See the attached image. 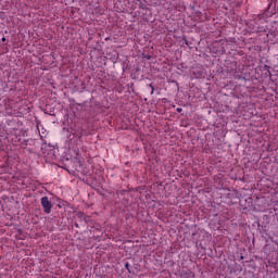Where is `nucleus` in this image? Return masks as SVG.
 I'll return each mask as SVG.
<instances>
[{
    "mask_svg": "<svg viewBox=\"0 0 278 278\" xmlns=\"http://www.w3.org/2000/svg\"><path fill=\"white\" fill-rule=\"evenodd\" d=\"M66 142L68 149H72L75 155H79V149L84 143V128L81 126H74L67 130Z\"/></svg>",
    "mask_w": 278,
    "mask_h": 278,
    "instance_id": "f257e3e1",
    "label": "nucleus"
},
{
    "mask_svg": "<svg viewBox=\"0 0 278 278\" xmlns=\"http://www.w3.org/2000/svg\"><path fill=\"white\" fill-rule=\"evenodd\" d=\"M41 207L46 214H51V210L53 208V203L49 200V197H42L40 200Z\"/></svg>",
    "mask_w": 278,
    "mask_h": 278,
    "instance_id": "f03ea898",
    "label": "nucleus"
},
{
    "mask_svg": "<svg viewBox=\"0 0 278 278\" xmlns=\"http://www.w3.org/2000/svg\"><path fill=\"white\" fill-rule=\"evenodd\" d=\"M193 75H194L195 77H201V75H203V73H202V72H193Z\"/></svg>",
    "mask_w": 278,
    "mask_h": 278,
    "instance_id": "7ed1b4c3",
    "label": "nucleus"
},
{
    "mask_svg": "<svg viewBox=\"0 0 278 278\" xmlns=\"http://www.w3.org/2000/svg\"><path fill=\"white\" fill-rule=\"evenodd\" d=\"M129 263L127 262V263H125V268H126V270H128V273H131V269L129 268Z\"/></svg>",
    "mask_w": 278,
    "mask_h": 278,
    "instance_id": "20e7f679",
    "label": "nucleus"
},
{
    "mask_svg": "<svg viewBox=\"0 0 278 278\" xmlns=\"http://www.w3.org/2000/svg\"><path fill=\"white\" fill-rule=\"evenodd\" d=\"M149 86H150V88H151V94H153L155 88L153 87V84H150Z\"/></svg>",
    "mask_w": 278,
    "mask_h": 278,
    "instance_id": "39448f33",
    "label": "nucleus"
},
{
    "mask_svg": "<svg viewBox=\"0 0 278 278\" xmlns=\"http://www.w3.org/2000/svg\"><path fill=\"white\" fill-rule=\"evenodd\" d=\"M176 111L179 112V113H181V112H184V109L177 108Z\"/></svg>",
    "mask_w": 278,
    "mask_h": 278,
    "instance_id": "423d86ee",
    "label": "nucleus"
},
{
    "mask_svg": "<svg viewBox=\"0 0 278 278\" xmlns=\"http://www.w3.org/2000/svg\"><path fill=\"white\" fill-rule=\"evenodd\" d=\"M189 276L192 277V278H194V273L190 271V273H189Z\"/></svg>",
    "mask_w": 278,
    "mask_h": 278,
    "instance_id": "0eeeda50",
    "label": "nucleus"
},
{
    "mask_svg": "<svg viewBox=\"0 0 278 278\" xmlns=\"http://www.w3.org/2000/svg\"><path fill=\"white\" fill-rule=\"evenodd\" d=\"M39 136H40L41 140H42V138H45V137H46V136H45V135H42V134H39Z\"/></svg>",
    "mask_w": 278,
    "mask_h": 278,
    "instance_id": "6e6552de",
    "label": "nucleus"
},
{
    "mask_svg": "<svg viewBox=\"0 0 278 278\" xmlns=\"http://www.w3.org/2000/svg\"><path fill=\"white\" fill-rule=\"evenodd\" d=\"M2 42H5V37H2Z\"/></svg>",
    "mask_w": 278,
    "mask_h": 278,
    "instance_id": "1a4fd4ad",
    "label": "nucleus"
}]
</instances>
